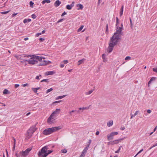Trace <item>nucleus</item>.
<instances>
[{"mask_svg":"<svg viewBox=\"0 0 157 157\" xmlns=\"http://www.w3.org/2000/svg\"><path fill=\"white\" fill-rule=\"evenodd\" d=\"M71 6L70 5H67L66 6V8L68 10H70L72 8Z\"/></svg>","mask_w":157,"mask_h":157,"instance_id":"nucleus-26","label":"nucleus"},{"mask_svg":"<svg viewBox=\"0 0 157 157\" xmlns=\"http://www.w3.org/2000/svg\"><path fill=\"white\" fill-rule=\"evenodd\" d=\"M74 2H73L70 5L71 6V7H72L74 6Z\"/></svg>","mask_w":157,"mask_h":157,"instance_id":"nucleus-55","label":"nucleus"},{"mask_svg":"<svg viewBox=\"0 0 157 157\" xmlns=\"http://www.w3.org/2000/svg\"><path fill=\"white\" fill-rule=\"evenodd\" d=\"M19 84H15L14 86V87L15 88H17L18 87H19Z\"/></svg>","mask_w":157,"mask_h":157,"instance_id":"nucleus-53","label":"nucleus"},{"mask_svg":"<svg viewBox=\"0 0 157 157\" xmlns=\"http://www.w3.org/2000/svg\"><path fill=\"white\" fill-rule=\"evenodd\" d=\"M113 124V121H109L108 123H107V125L109 127H110Z\"/></svg>","mask_w":157,"mask_h":157,"instance_id":"nucleus-18","label":"nucleus"},{"mask_svg":"<svg viewBox=\"0 0 157 157\" xmlns=\"http://www.w3.org/2000/svg\"><path fill=\"white\" fill-rule=\"evenodd\" d=\"M28 57H30L28 61L30 64H34L36 63L39 61V56L34 55H29Z\"/></svg>","mask_w":157,"mask_h":157,"instance_id":"nucleus-3","label":"nucleus"},{"mask_svg":"<svg viewBox=\"0 0 157 157\" xmlns=\"http://www.w3.org/2000/svg\"><path fill=\"white\" fill-rule=\"evenodd\" d=\"M9 12V11H5V12H1L2 14H6Z\"/></svg>","mask_w":157,"mask_h":157,"instance_id":"nucleus-43","label":"nucleus"},{"mask_svg":"<svg viewBox=\"0 0 157 157\" xmlns=\"http://www.w3.org/2000/svg\"><path fill=\"white\" fill-rule=\"evenodd\" d=\"M85 152L82 151L79 157H84L85 155Z\"/></svg>","mask_w":157,"mask_h":157,"instance_id":"nucleus-29","label":"nucleus"},{"mask_svg":"<svg viewBox=\"0 0 157 157\" xmlns=\"http://www.w3.org/2000/svg\"><path fill=\"white\" fill-rule=\"evenodd\" d=\"M37 128H36V125H34L31 127L27 131V133L25 137L26 140H28L32 136L33 133L36 130Z\"/></svg>","mask_w":157,"mask_h":157,"instance_id":"nucleus-2","label":"nucleus"},{"mask_svg":"<svg viewBox=\"0 0 157 157\" xmlns=\"http://www.w3.org/2000/svg\"><path fill=\"white\" fill-rule=\"evenodd\" d=\"M60 129V127H55L52 128H49L44 130L43 132V133L45 135H48L57 131Z\"/></svg>","mask_w":157,"mask_h":157,"instance_id":"nucleus-4","label":"nucleus"},{"mask_svg":"<svg viewBox=\"0 0 157 157\" xmlns=\"http://www.w3.org/2000/svg\"><path fill=\"white\" fill-rule=\"evenodd\" d=\"M155 79H150V81L148 82V87H150V84H151V83L152 82H153V81H154V80Z\"/></svg>","mask_w":157,"mask_h":157,"instance_id":"nucleus-25","label":"nucleus"},{"mask_svg":"<svg viewBox=\"0 0 157 157\" xmlns=\"http://www.w3.org/2000/svg\"><path fill=\"white\" fill-rule=\"evenodd\" d=\"M45 39L44 38H40V42L44 41Z\"/></svg>","mask_w":157,"mask_h":157,"instance_id":"nucleus-45","label":"nucleus"},{"mask_svg":"<svg viewBox=\"0 0 157 157\" xmlns=\"http://www.w3.org/2000/svg\"><path fill=\"white\" fill-rule=\"evenodd\" d=\"M84 27L83 25H81L80 27L78 29V32H79Z\"/></svg>","mask_w":157,"mask_h":157,"instance_id":"nucleus-32","label":"nucleus"},{"mask_svg":"<svg viewBox=\"0 0 157 157\" xmlns=\"http://www.w3.org/2000/svg\"><path fill=\"white\" fill-rule=\"evenodd\" d=\"M88 146H86V147L83 150V151H84V152H85V153H86L87 150L88 149Z\"/></svg>","mask_w":157,"mask_h":157,"instance_id":"nucleus-40","label":"nucleus"},{"mask_svg":"<svg viewBox=\"0 0 157 157\" xmlns=\"http://www.w3.org/2000/svg\"><path fill=\"white\" fill-rule=\"evenodd\" d=\"M76 7H77V10H82L83 9V5L81 4H78L76 5Z\"/></svg>","mask_w":157,"mask_h":157,"instance_id":"nucleus-12","label":"nucleus"},{"mask_svg":"<svg viewBox=\"0 0 157 157\" xmlns=\"http://www.w3.org/2000/svg\"><path fill=\"white\" fill-rule=\"evenodd\" d=\"M99 134V132L98 131H97L96 132L95 134L96 135L98 136V135Z\"/></svg>","mask_w":157,"mask_h":157,"instance_id":"nucleus-56","label":"nucleus"},{"mask_svg":"<svg viewBox=\"0 0 157 157\" xmlns=\"http://www.w3.org/2000/svg\"><path fill=\"white\" fill-rule=\"evenodd\" d=\"M130 21V27L131 28H132L133 27V24L132 23V20L130 18H129Z\"/></svg>","mask_w":157,"mask_h":157,"instance_id":"nucleus-31","label":"nucleus"},{"mask_svg":"<svg viewBox=\"0 0 157 157\" xmlns=\"http://www.w3.org/2000/svg\"><path fill=\"white\" fill-rule=\"evenodd\" d=\"M56 73V72L54 71H51L46 72L45 74L46 75H51L54 74Z\"/></svg>","mask_w":157,"mask_h":157,"instance_id":"nucleus-10","label":"nucleus"},{"mask_svg":"<svg viewBox=\"0 0 157 157\" xmlns=\"http://www.w3.org/2000/svg\"><path fill=\"white\" fill-rule=\"evenodd\" d=\"M39 89V87L36 88H32V90L35 93H36L37 92V90Z\"/></svg>","mask_w":157,"mask_h":157,"instance_id":"nucleus-23","label":"nucleus"},{"mask_svg":"<svg viewBox=\"0 0 157 157\" xmlns=\"http://www.w3.org/2000/svg\"><path fill=\"white\" fill-rule=\"evenodd\" d=\"M124 7V6L123 5L122 6V7H121V10H120V16H121L123 14Z\"/></svg>","mask_w":157,"mask_h":157,"instance_id":"nucleus-17","label":"nucleus"},{"mask_svg":"<svg viewBox=\"0 0 157 157\" xmlns=\"http://www.w3.org/2000/svg\"><path fill=\"white\" fill-rule=\"evenodd\" d=\"M45 33V31L44 30L42 31L41 33H40V35L42 34H44Z\"/></svg>","mask_w":157,"mask_h":157,"instance_id":"nucleus-60","label":"nucleus"},{"mask_svg":"<svg viewBox=\"0 0 157 157\" xmlns=\"http://www.w3.org/2000/svg\"><path fill=\"white\" fill-rule=\"evenodd\" d=\"M48 79H43L41 81V82H48Z\"/></svg>","mask_w":157,"mask_h":157,"instance_id":"nucleus-47","label":"nucleus"},{"mask_svg":"<svg viewBox=\"0 0 157 157\" xmlns=\"http://www.w3.org/2000/svg\"><path fill=\"white\" fill-rule=\"evenodd\" d=\"M102 58L103 59V61L104 62H105L106 61V59H105V54H103L102 55Z\"/></svg>","mask_w":157,"mask_h":157,"instance_id":"nucleus-27","label":"nucleus"},{"mask_svg":"<svg viewBox=\"0 0 157 157\" xmlns=\"http://www.w3.org/2000/svg\"><path fill=\"white\" fill-rule=\"evenodd\" d=\"M13 140H14L13 144H16V140L15 139H14V138H13Z\"/></svg>","mask_w":157,"mask_h":157,"instance_id":"nucleus-61","label":"nucleus"},{"mask_svg":"<svg viewBox=\"0 0 157 157\" xmlns=\"http://www.w3.org/2000/svg\"><path fill=\"white\" fill-rule=\"evenodd\" d=\"M60 67L63 68L64 67V64L61 63L60 65Z\"/></svg>","mask_w":157,"mask_h":157,"instance_id":"nucleus-49","label":"nucleus"},{"mask_svg":"<svg viewBox=\"0 0 157 157\" xmlns=\"http://www.w3.org/2000/svg\"><path fill=\"white\" fill-rule=\"evenodd\" d=\"M61 2L59 0H56L54 3V5L56 7H57L59 6Z\"/></svg>","mask_w":157,"mask_h":157,"instance_id":"nucleus-13","label":"nucleus"},{"mask_svg":"<svg viewBox=\"0 0 157 157\" xmlns=\"http://www.w3.org/2000/svg\"><path fill=\"white\" fill-rule=\"evenodd\" d=\"M50 2V0H43L42 3L43 4H44L45 3H49Z\"/></svg>","mask_w":157,"mask_h":157,"instance_id":"nucleus-20","label":"nucleus"},{"mask_svg":"<svg viewBox=\"0 0 157 157\" xmlns=\"http://www.w3.org/2000/svg\"><path fill=\"white\" fill-rule=\"evenodd\" d=\"M118 132H112L109 135L107 136V139L108 141H109L113 139V136L115 135H117Z\"/></svg>","mask_w":157,"mask_h":157,"instance_id":"nucleus-6","label":"nucleus"},{"mask_svg":"<svg viewBox=\"0 0 157 157\" xmlns=\"http://www.w3.org/2000/svg\"><path fill=\"white\" fill-rule=\"evenodd\" d=\"M53 115H52V114L50 116L48 117V122L49 123V124H51L52 123V121H51L52 119H53L54 118L53 117Z\"/></svg>","mask_w":157,"mask_h":157,"instance_id":"nucleus-11","label":"nucleus"},{"mask_svg":"<svg viewBox=\"0 0 157 157\" xmlns=\"http://www.w3.org/2000/svg\"><path fill=\"white\" fill-rule=\"evenodd\" d=\"M60 111V109H57L52 113V114L54 116L55 114H57L58 113H59Z\"/></svg>","mask_w":157,"mask_h":157,"instance_id":"nucleus-16","label":"nucleus"},{"mask_svg":"<svg viewBox=\"0 0 157 157\" xmlns=\"http://www.w3.org/2000/svg\"><path fill=\"white\" fill-rule=\"evenodd\" d=\"M85 60V59L83 58L82 59L79 60L78 62V65H79L80 64L83 63L84 62Z\"/></svg>","mask_w":157,"mask_h":157,"instance_id":"nucleus-15","label":"nucleus"},{"mask_svg":"<svg viewBox=\"0 0 157 157\" xmlns=\"http://www.w3.org/2000/svg\"><path fill=\"white\" fill-rule=\"evenodd\" d=\"M17 14V13H13L12 15V16L13 17H14Z\"/></svg>","mask_w":157,"mask_h":157,"instance_id":"nucleus-64","label":"nucleus"},{"mask_svg":"<svg viewBox=\"0 0 157 157\" xmlns=\"http://www.w3.org/2000/svg\"><path fill=\"white\" fill-rule=\"evenodd\" d=\"M15 57L18 60H20L21 59V56L20 55L19 56H15Z\"/></svg>","mask_w":157,"mask_h":157,"instance_id":"nucleus-34","label":"nucleus"},{"mask_svg":"<svg viewBox=\"0 0 157 157\" xmlns=\"http://www.w3.org/2000/svg\"><path fill=\"white\" fill-rule=\"evenodd\" d=\"M122 146H121L119 147V148H118V149L117 150V151H116L115 152V153H118L120 151V150L121 149V147Z\"/></svg>","mask_w":157,"mask_h":157,"instance_id":"nucleus-39","label":"nucleus"},{"mask_svg":"<svg viewBox=\"0 0 157 157\" xmlns=\"http://www.w3.org/2000/svg\"><path fill=\"white\" fill-rule=\"evenodd\" d=\"M108 144L109 145H112V141H110L108 143Z\"/></svg>","mask_w":157,"mask_h":157,"instance_id":"nucleus-57","label":"nucleus"},{"mask_svg":"<svg viewBox=\"0 0 157 157\" xmlns=\"http://www.w3.org/2000/svg\"><path fill=\"white\" fill-rule=\"evenodd\" d=\"M67 14V13L65 12H64L62 14L61 16L62 17L64 15Z\"/></svg>","mask_w":157,"mask_h":157,"instance_id":"nucleus-54","label":"nucleus"},{"mask_svg":"<svg viewBox=\"0 0 157 157\" xmlns=\"http://www.w3.org/2000/svg\"><path fill=\"white\" fill-rule=\"evenodd\" d=\"M124 139L123 138L120 139L118 140H115L112 141V145L117 144H118L119 142H121Z\"/></svg>","mask_w":157,"mask_h":157,"instance_id":"nucleus-9","label":"nucleus"},{"mask_svg":"<svg viewBox=\"0 0 157 157\" xmlns=\"http://www.w3.org/2000/svg\"><path fill=\"white\" fill-rule=\"evenodd\" d=\"M47 146H45L41 148V151H40V157H46L45 155L47 153Z\"/></svg>","mask_w":157,"mask_h":157,"instance_id":"nucleus-5","label":"nucleus"},{"mask_svg":"<svg viewBox=\"0 0 157 157\" xmlns=\"http://www.w3.org/2000/svg\"><path fill=\"white\" fill-rule=\"evenodd\" d=\"M66 96V95H63V96H58L57 97V98H56V99H62V98H64V97H65Z\"/></svg>","mask_w":157,"mask_h":157,"instance_id":"nucleus-21","label":"nucleus"},{"mask_svg":"<svg viewBox=\"0 0 157 157\" xmlns=\"http://www.w3.org/2000/svg\"><path fill=\"white\" fill-rule=\"evenodd\" d=\"M93 91L92 90H90L88 92H86L85 94L86 95H89L92 93Z\"/></svg>","mask_w":157,"mask_h":157,"instance_id":"nucleus-28","label":"nucleus"},{"mask_svg":"<svg viewBox=\"0 0 157 157\" xmlns=\"http://www.w3.org/2000/svg\"><path fill=\"white\" fill-rule=\"evenodd\" d=\"M52 90H53V89L52 88L49 89H48L47 90L46 92V93L47 94V93L50 92H51V91H52Z\"/></svg>","mask_w":157,"mask_h":157,"instance_id":"nucleus-33","label":"nucleus"},{"mask_svg":"<svg viewBox=\"0 0 157 157\" xmlns=\"http://www.w3.org/2000/svg\"><path fill=\"white\" fill-rule=\"evenodd\" d=\"M34 3L30 1L29 2V5H30V6L33 7V5Z\"/></svg>","mask_w":157,"mask_h":157,"instance_id":"nucleus-36","label":"nucleus"},{"mask_svg":"<svg viewBox=\"0 0 157 157\" xmlns=\"http://www.w3.org/2000/svg\"><path fill=\"white\" fill-rule=\"evenodd\" d=\"M153 71L157 73V67L155 68H154L152 69Z\"/></svg>","mask_w":157,"mask_h":157,"instance_id":"nucleus-41","label":"nucleus"},{"mask_svg":"<svg viewBox=\"0 0 157 157\" xmlns=\"http://www.w3.org/2000/svg\"><path fill=\"white\" fill-rule=\"evenodd\" d=\"M64 20V19H61L59 20L57 22V23H59L62 22Z\"/></svg>","mask_w":157,"mask_h":157,"instance_id":"nucleus-38","label":"nucleus"},{"mask_svg":"<svg viewBox=\"0 0 157 157\" xmlns=\"http://www.w3.org/2000/svg\"><path fill=\"white\" fill-rule=\"evenodd\" d=\"M52 151H53L52 150H48V152H47L46 154V155H45V157H46L48 155H49V154L52 153Z\"/></svg>","mask_w":157,"mask_h":157,"instance_id":"nucleus-24","label":"nucleus"},{"mask_svg":"<svg viewBox=\"0 0 157 157\" xmlns=\"http://www.w3.org/2000/svg\"><path fill=\"white\" fill-rule=\"evenodd\" d=\"M76 112H77V113H79V110L78 111H76V110H72L69 112V114L71 115H73V113L76 114Z\"/></svg>","mask_w":157,"mask_h":157,"instance_id":"nucleus-14","label":"nucleus"},{"mask_svg":"<svg viewBox=\"0 0 157 157\" xmlns=\"http://www.w3.org/2000/svg\"><path fill=\"white\" fill-rule=\"evenodd\" d=\"M143 151V149H141L140 150L137 154V155H138L141 152H142Z\"/></svg>","mask_w":157,"mask_h":157,"instance_id":"nucleus-51","label":"nucleus"},{"mask_svg":"<svg viewBox=\"0 0 157 157\" xmlns=\"http://www.w3.org/2000/svg\"><path fill=\"white\" fill-rule=\"evenodd\" d=\"M119 19L118 17L116 18V26H117L118 23ZM123 29V25L122 24L120 27L117 26L116 32L110 38L108 47V51L109 52H111L113 49L114 47L115 46L118 42L119 40L121 39V36L123 35L122 32Z\"/></svg>","mask_w":157,"mask_h":157,"instance_id":"nucleus-1","label":"nucleus"},{"mask_svg":"<svg viewBox=\"0 0 157 157\" xmlns=\"http://www.w3.org/2000/svg\"><path fill=\"white\" fill-rule=\"evenodd\" d=\"M28 22V21L27 19H25L23 21V22L24 23H25Z\"/></svg>","mask_w":157,"mask_h":157,"instance_id":"nucleus-52","label":"nucleus"},{"mask_svg":"<svg viewBox=\"0 0 157 157\" xmlns=\"http://www.w3.org/2000/svg\"><path fill=\"white\" fill-rule=\"evenodd\" d=\"M151 112V111L150 109H148L147 110V113H150Z\"/></svg>","mask_w":157,"mask_h":157,"instance_id":"nucleus-58","label":"nucleus"},{"mask_svg":"<svg viewBox=\"0 0 157 157\" xmlns=\"http://www.w3.org/2000/svg\"><path fill=\"white\" fill-rule=\"evenodd\" d=\"M157 129V126H156L155 127V128H154V130H153V132H155L156 130Z\"/></svg>","mask_w":157,"mask_h":157,"instance_id":"nucleus-63","label":"nucleus"},{"mask_svg":"<svg viewBox=\"0 0 157 157\" xmlns=\"http://www.w3.org/2000/svg\"><path fill=\"white\" fill-rule=\"evenodd\" d=\"M139 112V111H136V112L135 113H134V114L133 115L132 114H131V117L130 118V119H132L133 117H134Z\"/></svg>","mask_w":157,"mask_h":157,"instance_id":"nucleus-19","label":"nucleus"},{"mask_svg":"<svg viewBox=\"0 0 157 157\" xmlns=\"http://www.w3.org/2000/svg\"><path fill=\"white\" fill-rule=\"evenodd\" d=\"M67 151L66 149H65L63 150H61V152H62L63 153H66Z\"/></svg>","mask_w":157,"mask_h":157,"instance_id":"nucleus-35","label":"nucleus"},{"mask_svg":"<svg viewBox=\"0 0 157 157\" xmlns=\"http://www.w3.org/2000/svg\"><path fill=\"white\" fill-rule=\"evenodd\" d=\"M91 142V140H89V141H88V144H87V146L89 147V145H90Z\"/></svg>","mask_w":157,"mask_h":157,"instance_id":"nucleus-48","label":"nucleus"},{"mask_svg":"<svg viewBox=\"0 0 157 157\" xmlns=\"http://www.w3.org/2000/svg\"><path fill=\"white\" fill-rule=\"evenodd\" d=\"M32 149L29 148L26 149L25 151H22L20 152V154L21 156L25 157L28 155L29 152Z\"/></svg>","mask_w":157,"mask_h":157,"instance_id":"nucleus-7","label":"nucleus"},{"mask_svg":"<svg viewBox=\"0 0 157 157\" xmlns=\"http://www.w3.org/2000/svg\"><path fill=\"white\" fill-rule=\"evenodd\" d=\"M63 63L64 64H66L68 63V61L67 60H64L63 61Z\"/></svg>","mask_w":157,"mask_h":157,"instance_id":"nucleus-50","label":"nucleus"},{"mask_svg":"<svg viewBox=\"0 0 157 157\" xmlns=\"http://www.w3.org/2000/svg\"><path fill=\"white\" fill-rule=\"evenodd\" d=\"M61 101V100L55 101L53 103V104H55L59 102H60Z\"/></svg>","mask_w":157,"mask_h":157,"instance_id":"nucleus-46","label":"nucleus"},{"mask_svg":"<svg viewBox=\"0 0 157 157\" xmlns=\"http://www.w3.org/2000/svg\"><path fill=\"white\" fill-rule=\"evenodd\" d=\"M15 156L16 157H20L21 155H20V153L19 154H18L17 153L15 154Z\"/></svg>","mask_w":157,"mask_h":157,"instance_id":"nucleus-42","label":"nucleus"},{"mask_svg":"<svg viewBox=\"0 0 157 157\" xmlns=\"http://www.w3.org/2000/svg\"><path fill=\"white\" fill-rule=\"evenodd\" d=\"M31 17L32 18H33V19H35L36 17V16L35 14H33L32 15Z\"/></svg>","mask_w":157,"mask_h":157,"instance_id":"nucleus-44","label":"nucleus"},{"mask_svg":"<svg viewBox=\"0 0 157 157\" xmlns=\"http://www.w3.org/2000/svg\"><path fill=\"white\" fill-rule=\"evenodd\" d=\"M105 33L106 34H108V25L107 24L106 25V32Z\"/></svg>","mask_w":157,"mask_h":157,"instance_id":"nucleus-30","label":"nucleus"},{"mask_svg":"<svg viewBox=\"0 0 157 157\" xmlns=\"http://www.w3.org/2000/svg\"><path fill=\"white\" fill-rule=\"evenodd\" d=\"M39 36V33H37L35 35L36 37H38Z\"/></svg>","mask_w":157,"mask_h":157,"instance_id":"nucleus-59","label":"nucleus"},{"mask_svg":"<svg viewBox=\"0 0 157 157\" xmlns=\"http://www.w3.org/2000/svg\"><path fill=\"white\" fill-rule=\"evenodd\" d=\"M45 59V58L40 56V66L46 65L47 64L48 62Z\"/></svg>","mask_w":157,"mask_h":157,"instance_id":"nucleus-8","label":"nucleus"},{"mask_svg":"<svg viewBox=\"0 0 157 157\" xmlns=\"http://www.w3.org/2000/svg\"><path fill=\"white\" fill-rule=\"evenodd\" d=\"M131 57L130 56H127L125 58V60H129L131 59Z\"/></svg>","mask_w":157,"mask_h":157,"instance_id":"nucleus-37","label":"nucleus"},{"mask_svg":"<svg viewBox=\"0 0 157 157\" xmlns=\"http://www.w3.org/2000/svg\"><path fill=\"white\" fill-rule=\"evenodd\" d=\"M124 129H125V128L124 127L122 126L121 127V129L122 130H124Z\"/></svg>","mask_w":157,"mask_h":157,"instance_id":"nucleus-62","label":"nucleus"},{"mask_svg":"<svg viewBox=\"0 0 157 157\" xmlns=\"http://www.w3.org/2000/svg\"><path fill=\"white\" fill-rule=\"evenodd\" d=\"M9 93L8 90L5 89L3 91V94H9Z\"/></svg>","mask_w":157,"mask_h":157,"instance_id":"nucleus-22","label":"nucleus"}]
</instances>
